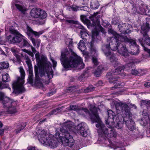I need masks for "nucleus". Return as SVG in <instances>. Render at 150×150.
Returning <instances> with one entry per match:
<instances>
[{
    "label": "nucleus",
    "mask_w": 150,
    "mask_h": 150,
    "mask_svg": "<svg viewBox=\"0 0 150 150\" xmlns=\"http://www.w3.org/2000/svg\"><path fill=\"white\" fill-rule=\"evenodd\" d=\"M35 56L37 62L40 63L42 67V70H39L40 76L42 77L44 76L45 74L44 70H45L48 78L49 79L52 78L53 77V71L52 69L51 65L50 62H46L42 63L40 59V53L38 52L35 54Z\"/></svg>",
    "instance_id": "1a4fd4ad"
},
{
    "label": "nucleus",
    "mask_w": 150,
    "mask_h": 150,
    "mask_svg": "<svg viewBox=\"0 0 150 150\" xmlns=\"http://www.w3.org/2000/svg\"><path fill=\"white\" fill-rule=\"evenodd\" d=\"M118 51L120 54L124 56H127L129 52V50L126 48L125 45L124 44L123 42H122L119 45Z\"/></svg>",
    "instance_id": "6ab92c4d"
},
{
    "label": "nucleus",
    "mask_w": 150,
    "mask_h": 150,
    "mask_svg": "<svg viewBox=\"0 0 150 150\" xmlns=\"http://www.w3.org/2000/svg\"><path fill=\"white\" fill-rule=\"evenodd\" d=\"M98 14V12H97L96 13H94V14L92 15L91 16L89 17V18H93L95 17Z\"/></svg>",
    "instance_id": "0e129e2a"
},
{
    "label": "nucleus",
    "mask_w": 150,
    "mask_h": 150,
    "mask_svg": "<svg viewBox=\"0 0 150 150\" xmlns=\"http://www.w3.org/2000/svg\"><path fill=\"white\" fill-rule=\"evenodd\" d=\"M144 49L145 51H146L149 54V56L150 57V50L148 49L145 47H144Z\"/></svg>",
    "instance_id": "774afa93"
},
{
    "label": "nucleus",
    "mask_w": 150,
    "mask_h": 150,
    "mask_svg": "<svg viewBox=\"0 0 150 150\" xmlns=\"http://www.w3.org/2000/svg\"><path fill=\"white\" fill-rule=\"evenodd\" d=\"M107 67H104L102 65L98 66L97 69L94 72V75L97 77H99L103 70H107L108 69Z\"/></svg>",
    "instance_id": "412c9836"
},
{
    "label": "nucleus",
    "mask_w": 150,
    "mask_h": 150,
    "mask_svg": "<svg viewBox=\"0 0 150 150\" xmlns=\"http://www.w3.org/2000/svg\"><path fill=\"white\" fill-rule=\"evenodd\" d=\"M78 112L80 114H81V113H82V114H83V112H84L86 114L89 115L90 116L91 115V114H90L88 110L85 108H81L79 109V112Z\"/></svg>",
    "instance_id": "473e14b6"
},
{
    "label": "nucleus",
    "mask_w": 150,
    "mask_h": 150,
    "mask_svg": "<svg viewBox=\"0 0 150 150\" xmlns=\"http://www.w3.org/2000/svg\"><path fill=\"white\" fill-rule=\"evenodd\" d=\"M88 73V70L85 71L81 76V77L82 78H85L87 76V75H86Z\"/></svg>",
    "instance_id": "4d7b16f0"
},
{
    "label": "nucleus",
    "mask_w": 150,
    "mask_h": 150,
    "mask_svg": "<svg viewBox=\"0 0 150 150\" xmlns=\"http://www.w3.org/2000/svg\"><path fill=\"white\" fill-rule=\"evenodd\" d=\"M149 26V24L146 23L145 24H143L141 27L142 30L141 32L145 38L144 40L143 41V39L142 38H140L138 40L141 45L143 47H144V43L150 46V38L147 35V32L150 29Z\"/></svg>",
    "instance_id": "9d476101"
},
{
    "label": "nucleus",
    "mask_w": 150,
    "mask_h": 150,
    "mask_svg": "<svg viewBox=\"0 0 150 150\" xmlns=\"http://www.w3.org/2000/svg\"><path fill=\"white\" fill-rule=\"evenodd\" d=\"M36 134L39 140L44 146H48L51 148L57 147V140H55L54 137H52V136H49L45 131L39 129L37 131Z\"/></svg>",
    "instance_id": "423d86ee"
},
{
    "label": "nucleus",
    "mask_w": 150,
    "mask_h": 150,
    "mask_svg": "<svg viewBox=\"0 0 150 150\" xmlns=\"http://www.w3.org/2000/svg\"><path fill=\"white\" fill-rule=\"evenodd\" d=\"M13 104V105L12 104V105L6 107L4 108L5 112L7 113L13 114L17 112V110L16 107V104Z\"/></svg>",
    "instance_id": "aec40b11"
},
{
    "label": "nucleus",
    "mask_w": 150,
    "mask_h": 150,
    "mask_svg": "<svg viewBox=\"0 0 150 150\" xmlns=\"http://www.w3.org/2000/svg\"><path fill=\"white\" fill-rule=\"evenodd\" d=\"M99 6L98 2L97 0L93 1L91 2L90 7L93 9H97Z\"/></svg>",
    "instance_id": "cd10ccee"
},
{
    "label": "nucleus",
    "mask_w": 150,
    "mask_h": 150,
    "mask_svg": "<svg viewBox=\"0 0 150 150\" xmlns=\"http://www.w3.org/2000/svg\"><path fill=\"white\" fill-rule=\"evenodd\" d=\"M30 40L32 41V42L34 46L37 45V47L38 48L41 42V40L38 39H35L34 38L30 37Z\"/></svg>",
    "instance_id": "7c9ffc66"
},
{
    "label": "nucleus",
    "mask_w": 150,
    "mask_h": 150,
    "mask_svg": "<svg viewBox=\"0 0 150 150\" xmlns=\"http://www.w3.org/2000/svg\"><path fill=\"white\" fill-rule=\"evenodd\" d=\"M108 127V131L110 132V133H108L107 134V136L109 137H115L117 136V133L114 129L112 128L115 127L117 129H120L122 128V126L120 125L119 123H117L115 124V126H110L109 125H107Z\"/></svg>",
    "instance_id": "2eb2a0df"
},
{
    "label": "nucleus",
    "mask_w": 150,
    "mask_h": 150,
    "mask_svg": "<svg viewBox=\"0 0 150 150\" xmlns=\"http://www.w3.org/2000/svg\"><path fill=\"white\" fill-rule=\"evenodd\" d=\"M85 125L84 123L82 122L75 127V129L78 131V133L83 137H86L87 135V132L85 129Z\"/></svg>",
    "instance_id": "f3484780"
},
{
    "label": "nucleus",
    "mask_w": 150,
    "mask_h": 150,
    "mask_svg": "<svg viewBox=\"0 0 150 150\" xmlns=\"http://www.w3.org/2000/svg\"><path fill=\"white\" fill-rule=\"evenodd\" d=\"M7 97L6 96L5 93L2 92L0 91V101L1 102L5 98H7Z\"/></svg>",
    "instance_id": "de8ad7c7"
},
{
    "label": "nucleus",
    "mask_w": 150,
    "mask_h": 150,
    "mask_svg": "<svg viewBox=\"0 0 150 150\" xmlns=\"http://www.w3.org/2000/svg\"><path fill=\"white\" fill-rule=\"evenodd\" d=\"M75 89V88L74 86H71L68 88L67 89V92H72L74 91Z\"/></svg>",
    "instance_id": "5fc2aeb1"
},
{
    "label": "nucleus",
    "mask_w": 150,
    "mask_h": 150,
    "mask_svg": "<svg viewBox=\"0 0 150 150\" xmlns=\"http://www.w3.org/2000/svg\"><path fill=\"white\" fill-rule=\"evenodd\" d=\"M92 59L93 63L94 65L97 66L99 64V63L98 61L97 58L96 57H93Z\"/></svg>",
    "instance_id": "8fccbe9b"
},
{
    "label": "nucleus",
    "mask_w": 150,
    "mask_h": 150,
    "mask_svg": "<svg viewBox=\"0 0 150 150\" xmlns=\"http://www.w3.org/2000/svg\"><path fill=\"white\" fill-rule=\"evenodd\" d=\"M29 46L31 47V50H32V51L33 53H35V52H37V51L36 50L35 48L34 47L30 45V46H29Z\"/></svg>",
    "instance_id": "680f3d73"
},
{
    "label": "nucleus",
    "mask_w": 150,
    "mask_h": 150,
    "mask_svg": "<svg viewBox=\"0 0 150 150\" xmlns=\"http://www.w3.org/2000/svg\"><path fill=\"white\" fill-rule=\"evenodd\" d=\"M103 84L102 81H99L98 83L96 84V85L97 86H100Z\"/></svg>",
    "instance_id": "e2e57ef3"
},
{
    "label": "nucleus",
    "mask_w": 150,
    "mask_h": 150,
    "mask_svg": "<svg viewBox=\"0 0 150 150\" xmlns=\"http://www.w3.org/2000/svg\"><path fill=\"white\" fill-rule=\"evenodd\" d=\"M81 35V38L83 39H84L85 36H87L88 33L86 32V30L85 29L80 31Z\"/></svg>",
    "instance_id": "c03bdc74"
},
{
    "label": "nucleus",
    "mask_w": 150,
    "mask_h": 150,
    "mask_svg": "<svg viewBox=\"0 0 150 150\" xmlns=\"http://www.w3.org/2000/svg\"><path fill=\"white\" fill-rule=\"evenodd\" d=\"M38 18L41 19H44L46 18L47 16V13L45 11L39 8V11Z\"/></svg>",
    "instance_id": "c85d7f7f"
},
{
    "label": "nucleus",
    "mask_w": 150,
    "mask_h": 150,
    "mask_svg": "<svg viewBox=\"0 0 150 150\" xmlns=\"http://www.w3.org/2000/svg\"><path fill=\"white\" fill-rule=\"evenodd\" d=\"M118 21L115 19H113L112 21V23L114 25H116L118 23Z\"/></svg>",
    "instance_id": "052dcab7"
},
{
    "label": "nucleus",
    "mask_w": 150,
    "mask_h": 150,
    "mask_svg": "<svg viewBox=\"0 0 150 150\" xmlns=\"http://www.w3.org/2000/svg\"><path fill=\"white\" fill-rule=\"evenodd\" d=\"M65 43L67 45H68L69 48L71 50L73 44L72 39L70 38L67 39L66 40Z\"/></svg>",
    "instance_id": "72a5a7b5"
},
{
    "label": "nucleus",
    "mask_w": 150,
    "mask_h": 150,
    "mask_svg": "<svg viewBox=\"0 0 150 150\" xmlns=\"http://www.w3.org/2000/svg\"><path fill=\"white\" fill-rule=\"evenodd\" d=\"M75 25V27L76 28H79L80 29H81L83 30L84 29V27L82 26L80 24L76 22Z\"/></svg>",
    "instance_id": "603ef678"
},
{
    "label": "nucleus",
    "mask_w": 150,
    "mask_h": 150,
    "mask_svg": "<svg viewBox=\"0 0 150 150\" xmlns=\"http://www.w3.org/2000/svg\"><path fill=\"white\" fill-rule=\"evenodd\" d=\"M1 102L3 105V107L4 108L6 107L12 105V104L13 105V104H16L15 102H13L8 97L5 98Z\"/></svg>",
    "instance_id": "4be33fe9"
},
{
    "label": "nucleus",
    "mask_w": 150,
    "mask_h": 150,
    "mask_svg": "<svg viewBox=\"0 0 150 150\" xmlns=\"http://www.w3.org/2000/svg\"><path fill=\"white\" fill-rule=\"evenodd\" d=\"M52 61L53 64V67H55L57 65V62L54 60H52Z\"/></svg>",
    "instance_id": "69168bd1"
},
{
    "label": "nucleus",
    "mask_w": 150,
    "mask_h": 150,
    "mask_svg": "<svg viewBox=\"0 0 150 150\" xmlns=\"http://www.w3.org/2000/svg\"><path fill=\"white\" fill-rule=\"evenodd\" d=\"M28 150H36L35 147L29 146L28 148Z\"/></svg>",
    "instance_id": "338daca9"
},
{
    "label": "nucleus",
    "mask_w": 150,
    "mask_h": 150,
    "mask_svg": "<svg viewBox=\"0 0 150 150\" xmlns=\"http://www.w3.org/2000/svg\"><path fill=\"white\" fill-rule=\"evenodd\" d=\"M62 108L63 107H59L53 110L49 113L47 115L48 116H50L52 115H56L57 113H59L62 111Z\"/></svg>",
    "instance_id": "c756f323"
},
{
    "label": "nucleus",
    "mask_w": 150,
    "mask_h": 150,
    "mask_svg": "<svg viewBox=\"0 0 150 150\" xmlns=\"http://www.w3.org/2000/svg\"><path fill=\"white\" fill-rule=\"evenodd\" d=\"M66 24H74L76 23V22L72 20H67L65 21Z\"/></svg>",
    "instance_id": "864d4df0"
},
{
    "label": "nucleus",
    "mask_w": 150,
    "mask_h": 150,
    "mask_svg": "<svg viewBox=\"0 0 150 150\" xmlns=\"http://www.w3.org/2000/svg\"><path fill=\"white\" fill-rule=\"evenodd\" d=\"M149 120L147 122V123L149 125V129L146 131V133L147 135V137H150V115L149 116Z\"/></svg>",
    "instance_id": "49530a36"
},
{
    "label": "nucleus",
    "mask_w": 150,
    "mask_h": 150,
    "mask_svg": "<svg viewBox=\"0 0 150 150\" xmlns=\"http://www.w3.org/2000/svg\"><path fill=\"white\" fill-rule=\"evenodd\" d=\"M147 101L146 100H141L140 101L141 103L140 105L141 106L145 105H146V104H147Z\"/></svg>",
    "instance_id": "13d9d810"
},
{
    "label": "nucleus",
    "mask_w": 150,
    "mask_h": 150,
    "mask_svg": "<svg viewBox=\"0 0 150 150\" xmlns=\"http://www.w3.org/2000/svg\"><path fill=\"white\" fill-rule=\"evenodd\" d=\"M35 72V80L34 82L35 85L39 88L43 87V83H44V81L40 79V77L38 75V67L36 66L34 67Z\"/></svg>",
    "instance_id": "ddd939ff"
},
{
    "label": "nucleus",
    "mask_w": 150,
    "mask_h": 150,
    "mask_svg": "<svg viewBox=\"0 0 150 150\" xmlns=\"http://www.w3.org/2000/svg\"><path fill=\"white\" fill-rule=\"evenodd\" d=\"M25 126H23L22 124L18 125L17 127V129L15 130L16 133L18 134L25 127Z\"/></svg>",
    "instance_id": "ea45409f"
},
{
    "label": "nucleus",
    "mask_w": 150,
    "mask_h": 150,
    "mask_svg": "<svg viewBox=\"0 0 150 150\" xmlns=\"http://www.w3.org/2000/svg\"><path fill=\"white\" fill-rule=\"evenodd\" d=\"M108 32L109 34H112L114 36L110 38L109 44H103L102 45L101 50L107 58L110 61L112 64L114 66L116 67L119 65V63L115 55L113 52L110 51V50L115 51L118 49L119 45L121 43L120 42H131L132 40L126 36L117 34L112 29L108 30Z\"/></svg>",
    "instance_id": "f257e3e1"
},
{
    "label": "nucleus",
    "mask_w": 150,
    "mask_h": 150,
    "mask_svg": "<svg viewBox=\"0 0 150 150\" xmlns=\"http://www.w3.org/2000/svg\"><path fill=\"white\" fill-rule=\"evenodd\" d=\"M26 29V34L29 37H31L33 36V35L39 37L40 35L42 34L44 32L43 31H40L38 32L33 31L32 28L28 25L27 26Z\"/></svg>",
    "instance_id": "a211bd4d"
},
{
    "label": "nucleus",
    "mask_w": 150,
    "mask_h": 150,
    "mask_svg": "<svg viewBox=\"0 0 150 150\" xmlns=\"http://www.w3.org/2000/svg\"><path fill=\"white\" fill-rule=\"evenodd\" d=\"M94 89V87L92 86H90L84 90V92L85 93H88L92 91Z\"/></svg>",
    "instance_id": "79ce46f5"
},
{
    "label": "nucleus",
    "mask_w": 150,
    "mask_h": 150,
    "mask_svg": "<svg viewBox=\"0 0 150 150\" xmlns=\"http://www.w3.org/2000/svg\"><path fill=\"white\" fill-rule=\"evenodd\" d=\"M90 110L92 115L91 116V119L93 122H99L100 119L98 113L97 108L94 106L90 105L89 108Z\"/></svg>",
    "instance_id": "f8f14e48"
},
{
    "label": "nucleus",
    "mask_w": 150,
    "mask_h": 150,
    "mask_svg": "<svg viewBox=\"0 0 150 150\" xmlns=\"http://www.w3.org/2000/svg\"><path fill=\"white\" fill-rule=\"evenodd\" d=\"M9 86V85L6 83H4V82L2 81L0 82V90L5 88H8L11 90V88Z\"/></svg>",
    "instance_id": "4c0bfd02"
},
{
    "label": "nucleus",
    "mask_w": 150,
    "mask_h": 150,
    "mask_svg": "<svg viewBox=\"0 0 150 150\" xmlns=\"http://www.w3.org/2000/svg\"><path fill=\"white\" fill-rule=\"evenodd\" d=\"M84 6H78L77 5L73 4L70 6L69 8V10H72L74 12H76L78 11L82 10V8H83Z\"/></svg>",
    "instance_id": "bb28decb"
},
{
    "label": "nucleus",
    "mask_w": 150,
    "mask_h": 150,
    "mask_svg": "<svg viewBox=\"0 0 150 150\" xmlns=\"http://www.w3.org/2000/svg\"><path fill=\"white\" fill-rule=\"evenodd\" d=\"M118 27L121 34H126L128 33L127 31L128 30L127 28L126 27L125 23L120 24L118 25Z\"/></svg>",
    "instance_id": "a878e982"
},
{
    "label": "nucleus",
    "mask_w": 150,
    "mask_h": 150,
    "mask_svg": "<svg viewBox=\"0 0 150 150\" xmlns=\"http://www.w3.org/2000/svg\"><path fill=\"white\" fill-rule=\"evenodd\" d=\"M90 49L92 54L94 56H97L98 55L97 51L95 47L91 46Z\"/></svg>",
    "instance_id": "37998d69"
},
{
    "label": "nucleus",
    "mask_w": 150,
    "mask_h": 150,
    "mask_svg": "<svg viewBox=\"0 0 150 150\" xmlns=\"http://www.w3.org/2000/svg\"><path fill=\"white\" fill-rule=\"evenodd\" d=\"M78 48L81 51H82L83 48L85 47V43L83 40H81L78 44Z\"/></svg>",
    "instance_id": "58836bf2"
},
{
    "label": "nucleus",
    "mask_w": 150,
    "mask_h": 150,
    "mask_svg": "<svg viewBox=\"0 0 150 150\" xmlns=\"http://www.w3.org/2000/svg\"><path fill=\"white\" fill-rule=\"evenodd\" d=\"M96 127L98 128V132L100 137H103L104 139L105 135L107 136L108 133H110V132L107 131L108 128H106L104 124L98 123L96 125Z\"/></svg>",
    "instance_id": "9b49d317"
},
{
    "label": "nucleus",
    "mask_w": 150,
    "mask_h": 150,
    "mask_svg": "<svg viewBox=\"0 0 150 150\" xmlns=\"http://www.w3.org/2000/svg\"><path fill=\"white\" fill-rule=\"evenodd\" d=\"M144 86L145 87H150V83L149 82L145 83L144 84Z\"/></svg>",
    "instance_id": "bf43d9fd"
},
{
    "label": "nucleus",
    "mask_w": 150,
    "mask_h": 150,
    "mask_svg": "<svg viewBox=\"0 0 150 150\" xmlns=\"http://www.w3.org/2000/svg\"><path fill=\"white\" fill-rule=\"evenodd\" d=\"M63 127L60 129L59 132H56L55 135L57 139H59L65 146L71 147L74 144V140L69 132L73 126V122L67 121L63 124Z\"/></svg>",
    "instance_id": "7ed1b4c3"
},
{
    "label": "nucleus",
    "mask_w": 150,
    "mask_h": 150,
    "mask_svg": "<svg viewBox=\"0 0 150 150\" xmlns=\"http://www.w3.org/2000/svg\"><path fill=\"white\" fill-rule=\"evenodd\" d=\"M39 8H34L31 9L30 12V14L31 16L34 18H38V14Z\"/></svg>",
    "instance_id": "5701e85b"
},
{
    "label": "nucleus",
    "mask_w": 150,
    "mask_h": 150,
    "mask_svg": "<svg viewBox=\"0 0 150 150\" xmlns=\"http://www.w3.org/2000/svg\"><path fill=\"white\" fill-rule=\"evenodd\" d=\"M22 50L24 52H26L30 56L33 58V59L34 58L33 53L30 51H29L25 49H23Z\"/></svg>",
    "instance_id": "09e8293b"
},
{
    "label": "nucleus",
    "mask_w": 150,
    "mask_h": 150,
    "mask_svg": "<svg viewBox=\"0 0 150 150\" xmlns=\"http://www.w3.org/2000/svg\"><path fill=\"white\" fill-rule=\"evenodd\" d=\"M130 40H131V42H127L131 44L130 47L132 48V50L130 51H129V53H131L133 55H137L139 53V46L137 45L136 42L132 39L129 38Z\"/></svg>",
    "instance_id": "dca6fc26"
},
{
    "label": "nucleus",
    "mask_w": 150,
    "mask_h": 150,
    "mask_svg": "<svg viewBox=\"0 0 150 150\" xmlns=\"http://www.w3.org/2000/svg\"><path fill=\"white\" fill-rule=\"evenodd\" d=\"M146 8V9L142 8H140V10L142 11L143 14H147V13H150V11L148 8L147 7Z\"/></svg>",
    "instance_id": "a18cd8bd"
},
{
    "label": "nucleus",
    "mask_w": 150,
    "mask_h": 150,
    "mask_svg": "<svg viewBox=\"0 0 150 150\" xmlns=\"http://www.w3.org/2000/svg\"><path fill=\"white\" fill-rule=\"evenodd\" d=\"M80 18L81 20L83 21L86 22L88 24H90V21L86 18L85 16L84 15H81L80 16Z\"/></svg>",
    "instance_id": "a19ab883"
},
{
    "label": "nucleus",
    "mask_w": 150,
    "mask_h": 150,
    "mask_svg": "<svg viewBox=\"0 0 150 150\" xmlns=\"http://www.w3.org/2000/svg\"><path fill=\"white\" fill-rule=\"evenodd\" d=\"M117 74H115V75H113V76H115L117 77V81H116V83H114V82L110 83V80H109V79L108 78V76L107 75V74L106 76H107V78H108V79L109 80V82L110 83H113V84H115V83H116V84H115V85L114 86L111 88V90H113V89H115V88H117L119 87H120V86H124V83H121V82H118V83L117 84V81L118 80V79L119 78V77L118 76H117Z\"/></svg>",
    "instance_id": "393cba45"
},
{
    "label": "nucleus",
    "mask_w": 150,
    "mask_h": 150,
    "mask_svg": "<svg viewBox=\"0 0 150 150\" xmlns=\"http://www.w3.org/2000/svg\"><path fill=\"white\" fill-rule=\"evenodd\" d=\"M11 33L13 34L9 35L7 37L8 41L11 43H18L19 46L22 47H23L30 46V44L28 41L24 38V36L16 30L12 28L9 29Z\"/></svg>",
    "instance_id": "0eeeda50"
},
{
    "label": "nucleus",
    "mask_w": 150,
    "mask_h": 150,
    "mask_svg": "<svg viewBox=\"0 0 150 150\" xmlns=\"http://www.w3.org/2000/svg\"><path fill=\"white\" fill-rule=\"evenodd\" d=\"M33 80V71L29 70V72L28 81V82L29 83H32Z\"/></svg>",
    "instance_id": "c9c22d12"
},
{
    "label": "nucleus",
    "mask_w": 150,
    "mask_h": 150,
    "mask_svg": "<svg viewBox=\"0 0 150 150\" xmlns=\"http://www.w3.org/2000/svg\"><path fill=\"white\" fill-rule=\"evenodd\" d=\"M15 5L17 9L23 14H25V12L27 10V8L18 4H15Z\"/></svg>",
    "instance_id": "b1692460"
},
{
    "label": "nucleus",
    "mask_w": 150,
    "mask_h": 150,
    "mask_svg": "<svg viewBox=\"0 0 150 150\" xmlns=\"http://www.w3.org/2000/svg\"><path fill=\"white\" fill-rule=\"evenodd\" d=\"M60 60L64 68L67 70L75 67L82 69L85 66L80 57L75 53L70 55L68 51L62 53Z\"/></svg>",
    "instance_id": "f03ea898"
},
{
    "label": "nucleus",
    "mask_w": 150,
    "mask_h": 150,
    "mask_svg": "<svg viewBox=\"0 0 150 150\" xmlns=\"http://www.w3.org/2000/svg\"><path fill=\"white\" fill-rule=\"evenodd\" d=\"M79 108L78 106L76 105H71L69 107V110H77L79 111Z\"/></svg>",
    "instance_id": "3c124183"
},
{
    "label": "nucleus",
    "mask_w": 150,
    "mask_h": 150,
    "mask_svg": "<svg viewBox=\"0 0 150 150\" xmlns=\"http://www.w3.org/2000/svg\"><path fill=\"white\" fill-rule=\"evenodd\" d=\"M9 64L7 62L0 63V70L7 69L9 67Z\"/></svg>",
    "instance_id": "f704fd0d"
},
{
    "label": "nucleus",
    "mask_w": 150,
    "mask_h": 150,
    "mask_svg": "<svg viewBox=\"0 0 150 150\" xmlns=\"http://www.w3.org/2000/svg\"><path fill=\"white\" fill-rule=\"evenodd\" d=\"M100 18V16H98L96 18V22L97 23V25L98 26H99L100 25V21L99 19Z\"/></svg>",
    "instance_id": "6e6d98bb"
},
{
    "label": "nucleus",
    "mask_w": 150,
    "mask_h": 150,
    "mask_svg": "<svg viewBox=\"0 0 150 150\" xmlns=\"http://www.w3.org/2000/svg\"><path fill=\"white\" fill-rule=\"evenodd\" d=\"M19 69L21 77H18L16 80L12 82V85L13 89V93L16 94L22 93L25 91L23 86L24 82V79L25 76V72L22 67H20Z\"/></svg>",
    "instance_id": "6e6552de"
},
{
    "label": "nucleus",
    "mask_w": 150,
    "mask_h": 150,
    "mask_svg": "<svg viewBox=\"0 0 150 150\" xmlns=\"http://www.w3.org/2000/svg\"><path fill=\"white\" fill-rule=\"evenodd\" d=\"M2 82H4V83H6L5 82H8L10 80L9 75L7 73L2 75Z\"/></svg>",
    "instance_id": "e433bc0d"
},
{
    "label": "nucleus",
    "mask_w": 150,
    "mask_h": 150,
    "mask_svg": "<svg viewBox=\"0 0 150 150\" xmlns=\"http://www.w3.org/2000/svg\"><path fill=\"white\" fill-rule=\"evenodd\" d=\"M108 117L107 120H106V125H109L110 126H115V122H113L114 116H115V113L111 110L108 111Z\"/></svg>",
    "instance_id": "4468645a"
},
{
    "label": "nucleus",
    "mask_w": 150,
    "mask_h": 150,
    "mask_svg": "<svg viewBox=\"0 0 150 150\" xmlns=\"http://www.w3.org/2000/svg\"><path fill=\"white\" fill-rule=\"evenodd\" d=\"M117 110L121 111L123 115V118L127 127L130 130L135 129L134 122L132 120V114L130 112L128 105L125 103H117L115 105Z\"/></svg>",
    "instance_id": "20e7f679"
},
{
    "label": "nucleus",
    "mask_w": 150,
    "mask_h": 150,
    "mask_svg": "<svg viewBox=\"0 0 150 150\" xmlns=\"http://www.w3.org/2000/svg\"><path fill=\"white\" fill-rule=\"evenodd\" d=\"M25 62L27 64L29 69H30L32 67L31 61L28 55L26 54L25 55Z\"/></svg>",
    "instance_id": "2f4dec72"
},
{
    "label": "nucleus",
    "mask_w": 150,
    "mask_h": 150,
    "mask_svg": "<svg viewBox=\"0 0 150 150\" xmlns=\"http://www.w3.org/2000/svg\"><path fill=\"white\" fill-rule=\"evenodd\" d=\"M134 65L133 64L130 63L127 64L125 66L120 65L119 66L115 69H112L110 72L107 73V75L110 80V83L114 82L115 83L116 81L117 80V77L113 76V75L119 74L121 71L125 68L130 71L132 74L135 75H137L141 70H139V71H137L134 69Z\"/></svg>",
    "instance_id": "39448f33"
}]
</instances>
